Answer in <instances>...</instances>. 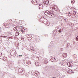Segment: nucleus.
<instances>
[{"instance_id":"1","label":"nucleus","mask_w":78,"mask_h":78,"mask_svg":"<svg viewBox=\"0 0 78 78\" xmlns=\"http://www.w3.org/2000/svg\"><path fill=\"white\" fill-rule=\"evenodd\" d=\"M17 27L18 28L17 30V31L18 32H20L21 33L23 34H25V29L24 28L23 29L22 27L19 26H17Z\"/></svg>"},{"instance_id":"2","label":"nucleus","mask_w":78,"mask_h":78,"mask_svg":"<svg viewBox=\"0 0 78 78\" xmlns=\"http://www.w3.org/2000/svg\"><path fill=\"white\" fill-rule=\"evenodd\" d=\"M46 12L47 14L50 16V17H51L53 18L55 17V15L54 14L52 13L51 11L50 10H47L46 11Z\"/></svg>"},{"instance_id":"3","label":"nucleus","mask_w":78,"mask_h":78,"mask_svg":"<svg viewBox=\"0 0 78 78\" xmlns=\"http://www.w3.org/2000/svg\"><path fill=\"white\" fill-rule=\"evenodd\" d=\"M10 55L12 56H16V52L15 50L11 51Z\"/></svg>"},{"instance_id":"4","label":"nucleus","mask_w":78,"mask_h":78,"mask_svg":"<svg viewBox=\"0 0 78 78\" xmlns=\"http://www.w3.org/2000/svg\"><path fill=\"white\" fill-rule=\"evenodd\" d=\"M34 75L35 74V75L37 76H39V73L37 71H36L34 73Z\"/></svg>"},{"instance_id":"5","label":"nucleus","mask_w":78,"mask_h":78,"mask_svg":"<svg viewBox=\"0 0 78 78\" xmlns=\"http://www.w3.org/2000/svg\"><path fill=\"white\" fill-rule=\"evenodd\" d=\"M51 62H54L56 61V58L55 57H53L51 59Z\"/></svg>"},{"instance_id":"6","label":"nucleus","mask_w":78,"mask_h":78,"mask_svg":"<svg viewBox=\"0 0 78 78\" xmlns=\"http://www.w3.org/2000/svg\"><path fill=\"white\" fill-rule=\"evenodd\" d=\"M44 5H48V3H49V2L48 1V0H47V1H45L44 2Z\"/></svg>"},{"instance_id":"7","label":"nucleus","mask_w":78,"mask_h":78,"mask_svg":"<svg viewBox=\"0 0 78 78\" xmlns=\"http://www.w3.org/2000/svg\"><path fill=\"white\" fill-rule=\"evenodd\" d=\"M31 35H27V37L28 39H31Z\"/></svg>"},{"instance_id":"8","label":"nucleus","mask_w":78,"mask_h":78,"mask_svg":"<svg viewBox=\"0 0 78 78\" xmlns=\"http://www.w3.org/2000/svg\"><path fill=\"white\" fill-rule=\"evenodd\" d=\"M42 6H43L42 4H39V9H42L43 8Z\"/></svg>"},{"instance_id":"9","label":"nucleus","mask_w":78,"mask_h":78,"mask_svg":"<svg viewBox=\"0 0 78 78\" xmlns=\"http://www.w3.org/2000/svg\"><path fill=\"white\" fill-rule=\"evenodd\" d=\"M63 56L64 58H66L67 56V54L64 53L63 54Z\"/></svg>"},{"instance_id":"10","label":"nucleus","mask_w":78,"mask_h":78,"mask_svg":"<svg viewBox=\"0 0 78 78\" xmlns=\"http://www.w3.org/2000/svg\"><path fill=\"white\" fill-rule=\"evenodd\" d=\"M20 34V33L19 32H16L15 33V36H19Z\"/></svg>"},{"instance_id":"11","label":"nucleus","mask_w":78,"mask_h":78,"mask_svg":"<svg viewBox=\"0 0 78 78\" xmlns=\"http://www.w3.org/2000/svg\"><path fill=\"white\" fill-rule=\"evenodd\" d=\"M17 27H16L14 28V30H12V31H14V30H15V31H16L17 30Z\"/></svg>"},{"instance_id":"12","label":"nucleus","mask_w":78,"mask_h":78,"mask_svg":"<svg viewBox=\"0 0 78 78\" xmlns=\"http://www.w3.org/2000/svg\"><path fill=\"white\" fill-rule=\"evenodd\" d=\"M30 49L32 51H34V48L33 47H30Z\"/></svg>"},{"instance_id":"13","label":"nucleus","mask_w":78,"mask_h":78,"mask_svg":"<svg viewBox=\"0 0 78 78\" xmlns=\"http://www.w3.org/2000/svg\"><path fill=\"white\" fill-rule=\"evenodd\" d=\"M2 59L4 61H7V58L5 57H4Z\"/></svg>"},{"instance_id":"14","label":"nucleus","mask_w":78,"mask_h":78,"mask_svg":"<svg viewBox=\"0 0 78 78\" xmlns=\"http://www.w3.org/2000/svg\"><path fill=\"white\" fill-rule=\"evenodd\" d=\"M70 72H71V73H74V72H73L72 70H69L68 71V73H70Z\"/></svg>"},{"instance_id":"15","label":"nucleus","mask_w":78,"mask_h":78,"mask_svg":"<svg viewBox=\"0 0 78 78\" xmlns=\"http://www.w3.org/2000/svg\"><path fill=\"white\" fill-rule=\"evenodd\" d=\"M70 15H72L73 16V17H75V14L74 13H70Z\"/></svg>"},{"instance_id":"16","label":"nucleus","mask_w":78,"mask_h":78,"mask_svg":"<svg viewBox=\"0 0 78 78\" xmlns=\"http://www.w3.org/2000/svg\"><path fill=\"white\" fill-rule=\"evenodd\" d=\"M44 63L45 64H47V63H48V61L47 60H45L44 61Z\"/></svg>"},{"instance_id":"17","label":"nucleus","mask_w":78,"mask_h":78,"mask_svg":"<svg viewBox=\"0 0 78 78\" xmlns=\"http://www.w3.org/2000/svg\"><path fill=\"white\" fill-rule=\"evenodd\" d=\"M29 76L28 75V74L27 73L26 74L25 76H26V77H27H27H28Z\"/></svg>"},{"instance_id":"18","label":"nucleus","mask_w":78,"mask_h":78,"mask_svg":"<svg viewBox=\"0 0 78 78\" xmlns=\"http://www.w3.org/2000/svg\"><path fill=\"white\" fill-rule=\"evenodd\" d=\"M31 64V62L28 61L27 62V64Z\"/></svg>"},{"instance_id":"19","label":"nucleus","mask_w":78,"mask_h":78,"mask_svg":"<svg viewBox=\"0 0 78 78\" xmlns=\"http://www.w3.org/2000/svg\"><path fill=\"white\" fill-rule=\"evenodd\" d=\"M63 63H64V62H61L60 63V66H63Z\"/></svg>"},{"instance_id":"20","label":"nucleus","mask_w":78,"mask_h":78,"mask_svg":"<svg viewBox=\"0 0 78 78\" xmlns=\"http://www.w3.org/2000/svg\"><path fill=\"white\" fill-rule=\"evenodd\" d=\"M21 40H22V41H24V38L21 37Z\"/></svg>"},{"instance_id":"21","label":"nucleus","mask_w":78,"mask_h":78,"mask_svg":"<svg viewBox=\"0 0 78 78\" xmlns=\"http://www.w3.org/2000/svg\"><path fill=\"white\" fill-rule=\"evenodd\" d=\"M62 31L61 30V29H60L58 30V33H61Z\"/></svg>"},{"instance_id":"22","label":"nucleus","mask_w":78,"mask_h":78,"mask_svg":"<svg viewBox=\"0 0 78 78\" xmlns=\"http://www.w3.org/2000/svg\"><path fill=\"white\" fill-rule=\"evenodd\" d=\"M63 50V49L62 48H61L60 49V51H62Z\"/></svg>"},{"instance_id":"23","label":"nucleus","mask_w":78,"mask_h":78,"mask_svg":"<svg viewBox=\"0 0 78 78\" xmlns=\"http://www.w3.org/2000/svg\"><path fill=\"white\" fill-rule=\"evenodd\" d=\"M76 40L77 41H78V37H76Z\"/></svg>"},{"instance_id":"24","label":"nucleus","mask_w":78,"mask_h":78,"mask_svg":"<svg viewBox=\"0 0 78 78\" xmlns=\"http://www.w3.org/2000/svg\"><path fill=\"white\" fill-rule=\"evenodd\" d=\"M2 56V54L0 53V57H1Z\"/></svg>"},{"instance_id":"25","label":"nucleus","mask_w":78,"mask_h":78,"mask_svg":"<svg viewBox=\"0 0 78 78\" xmlns=\"http://www.w3.org/2000/svg\"><path fill=\"white\" fill-rule=\"evenodd\" d=\"M37 62H35V65L36 66H38V65L37 64Z\"/></svg>"},{"instance_id":"26","label":"nucleus","mask_w":78,"mask_h":78,"mask_svg":"<svg viewBox=\"0 0 78 78\" xmlns=\"http://www.w3.org/2000/svg\"><path fill=\"white\" fill-rule=\"evenodd\" d=\"M72 9H75V7L74 8V7H72Z\"/></svg>"},{"instance_id":"27","label":"nucleus","mask_w":78,"mask_h":78,"mask_svg":"<svg viewBox=\"0 0 78 78\" xmlns=\"http://www.w3.org/2000/svg\"><path fill=\"white\" fill-rule=\"evenodd\" d=\"M50 68H52V67H53V66H50Z\"/></svg>"},{"instance_id":"28","label":"nucleus","mask_w":78,"mask_h":78,"mask_svg":"<svg viewBox=\"0 0 78 78\" xmlns=\"http://www.w3.org/2000/svg\"><path fill=\"white\" fill-rule=\"evenodd\" d=\"M71 65H72V64H70V63H69V66H71Z\"/></svg>"},{"instance_id":"29","label":"nucleus","mask_w":78,"mask_h":78,"mask_svg":"<svg viewBox=\"0 0 78 78\" xmlns=\"http://www.w3.org/2000/svg\"><path fill=\"white\" fill-rule=\"evenodd\" d=\"M70 14V12H69V14H68V15H69V14Z\"/></svg>"},{"instance_id":"30","label":"nucleus","mask_w":78,"mask_h":78,"mask_svg":"<svg viewBox=\"0 0 78 78\" xmlns=\"http://www.w3.org/2000/svg\"><path fill=\"white\" fill-rule=\"evenodd\" d=\"M14 39H16V37H14Z\"/></svg>"},{"instance_id":"31","label":"nucleus","mask_w":78,"mask_h":78,"mask_svg":"<svg viewBox=\"0 0 78 78\" xmlns=\"http://www.w3.org/2000/svg\"><path fill=\"white\" fill-rule=\"evenodd\" d=\"M64 20H65L66 22H67V21H66V19H64Z\"/></svg>"},{"instance_id":"32","label":"nucleus","mask_w":78,"mask_h":78,"mask_svg":"<svg viewBox=\"0 0 78 78\" xmlns=\"http://www.w3.org/2000/svg\"><path fill=\"white\" fill-rule=\"evenodd\" d=\"M4 38L7 37V36H4Z\"/></svg>"},{"instance_id":"33","label":"nucleus","mask_w":78,"mask_h":78,"mask_svg":"<svg viewBox=\"0 0 78 78\" xmlns=\"http://www.w3.org/2000/svg\"><path fill=\"white\" fill-rule=\"evenodd\" d=\"M19 56H22V55H19Z\"/></svg>"},{"instance_id":"34","label":"nucleus","mask_w":78,"mask_h":78,"mask_svg":"<svg viewBox=\"0 0 78 78\" xmlns=\"http://www.w3.org/2000/svg\"><path fill=\"white\" fill-rule=\"evenodd\" d=\"M34 1H35V0H32V2H34Z\"/></svg>"},{"instance_id":"35","label":"nucleus","mask_w":78,"mask_h":78,"mask_svg":"<svg viewBox=\"0 0 78 78\" xmlns=\"http://www.w3.org/2000/svg\"><path fill=\"white\" fill-rule=\"evenodd\" d=\"M57 28V29H58V28H59V27H58Z\"/></svg>"},{"instance_id":"36","label":"nucleus","mask_w":78,"mask_h":78,"mask_svg":"<svg viewBox=\"0 0 78 78\" xmlns=\"http://www.w3.org/2000/svg\"><path fill=\"white\" fill-rule=\"evenodd\" d=\"M1 37H3V36H1Z\"/></svg>"},{"instance_id":"37","label":"nucleus","mask_w":78,"mask_h":78,"mask_svg":"<svg viewBox=\"0 0 78 78\" xmlns=\"http://www.w3.org/2000/svg\"><path fill=\"white\" fill-rule=\"evenodd\" d=\"M77 37H78V36Z\"/></svg>"},{"instance_id":"38","label":"nucleus","mask_w":78,"mask_h":78,"mask_svg":"<svg viewBox=\"0 0 78 78\" xmlns=\"http://www.w3.org/2000/svg\"><path fill=\"white\" fill-rule=\"evenodd\" d=\"M35 1V2H36V1Z\"/></svg>"},{"instance_id":"39","label":"nucleus","mask_w":78,"mask_h":78,"mask_svg":"<svg viewBox=\"0 0 78 78\" xmlns=\"http://www.w3.org/2000/svg\"><path fill=\"white\" fill-rule=\"evenodd\" d=\"M35 1V2H36V1Z\"/></svg>"}]
</instances>
